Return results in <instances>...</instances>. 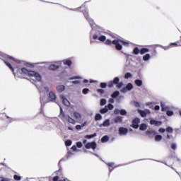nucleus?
<instances>
[{
    "label": "nucleus",
    "mask_w": 181,
    "mask_h": 181,
    "mask_svg": "<svg viewBox=\"0 0 181 181\" xmlns=\"http://www.w3.org/2000/svg\"><path fill=\"white\" fill-rule=\"evenodd\" d=\"M126 47H129V42H126V41H123L120 39H116L113 41H111L110 40H107L106 42H105V45H109L111 46V45H115V49L117 51H122V45Z\"/></svg>",
    "instance_id": "f257e3e1"
},
{
    "label": "nucleus",
    "mask_w": 181,
    "mask_h": 181,
    "mask_svg": "<svg viewBox=\"0 0 181 181\" xmlns=\"http://www.w3.org/2000/svg\"><path fill=\"white\" fill-rule=\"evenodd\" d=\"M21 74L25 75L28 77H35L37 81H42V76L40 75L39 73H37L35 71H30L25 68H21Z\"/></svg>",
    "instance_id": "f03ea898"
},
{
    "label": "nucleus",
    "mask_w": 181,
    "mask_h": 181,
    "mask_svg": "<svg viewBox=\"0 0 181 181\" xmlns=\"http://www.w3.org/2000/svg\"><path fill=\"white\" fill-rule=\"evenodd\" d=\"M114 85H116V88H121L123 86V83L119 82V78L115 77L113 78V81H110L107 83V87L112 88L114 87Z\"/></svg>",
    "instance_id": "7ed1b4c3"
},
{
    "label": "nucleus",
    "mask_w": 181,
    "mask_h": 181,
    "mask_svg": "<svg viewBox=\"0 0 181 181\" xmlns=\"http://www.w3.org/2000/svg\"><path fill=\"white\" fill-rule=\"evenodd\" d=\"M132 124L130 125L133 129H138L139 128V123L140 119L139 118H134L132 119Z\"/></svg>",
    "instance_id": "20e7f679"
},
{
    "label": "nucleus",
    "mask_w": 181,
    "mask_h": 181,
    "mask_svg": "<svg viewBox=\"0 0 181 181\" xmlns=\"http://www.w3.org/2000/svg\"><path fill=\"white\" fill-rule=\"evenodd\" d=\"M85 147L86 149L92 148L93 150H95L97 148V144L95 141L88 142L86 144Z\"/></svg>",
    "instance_id": "39448f33"
},
{
    "label": "nucleus",
    "mask_w": 181,
    "mask_h": 181,
    "mask_svg": "<svg viewBox=\"0 0 181 181\" xmlns=\"http://www.w3.org/2000/svg\"><path fill=\"white\" fill-rule=\"evenodd\" d=\"M128 129L125 128V127H119L118 129V132H119V135L123 136V135H127V134H128Z\"/></svg>",
    "instance_id": "423d86ee"
},
{
    "label": "nucleus",
    "mask_w": 181,
    "mask_h": 181,
    "mask_svg": "<svg viewBox=\"0 0 181 181\" xmlns=\"http://www.w3.org/2000/svg\"><path fill=\"white\" fill-rule=\"evenodd\" d=\"M56 99H57L56 94H54V93L53 91L49 92V97H48L49 101L54 102V101H56Z\"/></svg>",
    "instance_id": "0eeeda50"
},
{
    "label": "nucleus",
    "mask_w": 181,
    "mask_h": 181,
    "mask_svg": "<svg viewBox=\"0 0 181 181\" xmlns=\"http://www.w3.org/2000/svg\"><path fill=\"white\" fill-rule=\"evenodd\" d=\"M93 39H94V40H96L97 39H98V40H100V42H106V37L104 35H101L100 37H98V35L96 34H95L94 35H93Z\"/></svg>",
    "instance_id": "6e6552de"
},
{
    "label": "nucleus",
    "mask_w": 181,
    "mask_h": 181,
    "mask_svg": "<svg viewBox=\"0 0 181 181\" xmlns=\"http://www.w3.org/2000/svg\"><path fill=\"white\" fill-rule=\"evenodd\" d=\"M150 124L155 125L156 127H160L162 125V122L157 121L155 119L150 120Z\"/></svg>",
    "instance_id": "1a4fd4ad"
},
{
    "label": "nucleus",
    "mask_w": 181,
    "mask_h": 181,
    "mask_svg": "<svg viewBox=\"0 0 181 181\" xmlns=\"http://www.w3.org/2000/svg\"><path fill=\"white\" fill-rule=\"evenodd\" d=\"M134 88V86H132V83H127V86L123 88V89H122V92L125 93L127 90H131L132 88Z\"/></svg>",
    "instance_id": "9d476101"
},
{
    "label": "nucleus",
    "mask_w": 181,
    "mask_h": 181,
    "mask_svg": "<svg viewBox=\"0 0 181 181\" xmlns=\"http://www.w3.org/2000/svg\"><path fill=\"white\" fill-rule=\"evenodd\" d=\"M62 100L63 101V104L64 105L66 106V107H69V105H71V103H69V101L68 100V99H66L65 98V96L62 95L61 96Z\"/></svg>",
    "instance_id": "9b49d317"
},
{
    "label": "nucleus",
    "mask_w": 181,
    "mask_h": 181,
    "mask_svg": "<svg viewBox=\"0 0 181 181\" xmlns=\"http://www.w3.org/2000/svg\"><path fill=\"white\" fill-rule=\"evenodd\" d=\"M123 117L122 116H117L115 119H113V122L115 124H121L122 123Z\"/></svg>",
    "instance_id": "f8f14e48"
},
{
    "label": "nucleus",
    "mask_w": 181,
    "mask_h": 181,
    "mask_svg": "<svg viewBox=\"0 0 181 181\" xmlns=\"http://www.w3.org/2000/svg\"><path fill=\"white\" fill-rule=\"evenodd\" d=\"M48 69L49 71H57L58 69H59V65L50 64Z\"/></svg>",
    "instance_id": "ddd939ff"
},
{
    "label": "nucleus",
    "mask_w": 181,
    "mask_h": 181,
    "mask_svg": "<svg viewBox=\"0 0 181 181\" xmlns=\"http://www.w3.org/2000/svg\"><path fill=\"white\" fill-rule=\"evenodd\" d=\"M107 168H109V172L111 173L114 169L115 168V163H106Z\"/></svg>",
    "instance_id": "4468645a"
},
{
    "label": "nucleus",
    "mask_w": 181,
    "mask_h": 181,
    "mask_svg": "<svg viewBox=\"0 0 181 181\" xmlns=\"http://www.w3.org/2000/svg\"><path fill=\"white\" fill-rule=\"evenodd\" d=\"M139 113L140 114L141 117H145L146 115L149 114L150 112L148 110H146V111L139 110Z\"/></svg>",
    "instance_id": "2eb2a0df"
},
{
    "label": "nucleus",
    "mask_w": 181,
    "mask_h": 181,
    "mask_svg": "<svg viewBox=\"0 0 181 181\" xmlns=\"http://www.w3.org/2000/svg\"><path fill=\"white\" fill-rule=\"evenodd\" d=\"M150 52V50H149L148 48H145V47H144V48H141V49H140V54H141V55H144V54H145L146 53H148V52Z\"/></svg>",
    "instance_id": "dca6fc26"
},
{
    "label": "nucleus",
    "mask_w": 181,
    "mask_h": 181,
    "mask_svg": "<svg viewBox=\"0 0 181 181\" xmlns=\"http://www.w3.org/2000/svg\"><path fill=\"white\" fill-rule=\"evenodd\" d=\"M63 64L64 65L71 66L72 64V62L71 60H69V59H64L63 60Z\"/></svg>",
    "instance_id": "f3484780"
},
{
    "label": "nucleus",
    "mask_w": 181,
    "mask_h": 181,
    "mask_svg": "<svg viewBox=\"0 0 181 181\" xmlns=\"http://www.w3.org/2000/svg\"><path fill=\"white\" fill-rule=\"evenodd\" d=\"M66 118H67V122H69L71 124H75L76 121L71 118L70 116L66 115Z\"/></svg>",
    "instance_id": "a211bd4d"
},
{
    "label": "nucleus",
    "mask_w": 181,
    "mask_h": 181,
    "mask_svg": "<svg viewBox=\"0 0 181 181\" xmlns=\"http://www.w3.org/2000/svg\"><path fill=\"white\" fill-rule=\"evenodd\" d=\"M119 95V92L117 90H115V92L112 93V95H110V97H112V98H117V96Z\"/></svg>",
    "instance_id": "6ab92c4d"
},
{
    "label": "nucleus",
    "mask_w": 181,
    "mask_h": 181,
    "mask_svg": "<svg viewBox=\"0 0 181 181\" xmlns=\"http://www.w3.org/2000/svg\"><path fill=\"white\" fill-rule=\"evenodd\" d=\"M4 64H6V65L10 69V70L12 71V72H14V69H13V66H12V65L11 64V63L6 62V61H4Z\"/></svg>",
    "instance_id": "aec40b11"
},
{
    "label": "nucleus",
    "mask_w": 181,
    "mask_h": 181,
    "mask_svg": "<svg viewBox=\"0 0 181 181\" xmlns=\"http://www.w3.org/2000/svg\"><path fill=\"white\" fill-rule=\"evenodd\" d=\"M57 90L58 92H63L65 90V86L63 85H60L57 87Z\"/></svg>",
    "instance_id": "412c9836"
},
{
    "label": "nucleus",
    "mask_w": 181,
    "mask_h": 181,
    "mask_svg": "<svg viewBox=\"0 0 181 181\" xmlns=\"http://www.w3.org/2000/svg\"><path fill=\"white\" fill-rule=\"evenodd\" d=\"M135 84L136 86H137L138 87H141L143 84V82L140 79H136L135 80Z\"/></svg>",
    "instance_id": "4be33fe9"
},
{
    "label": "nucleus",
    "mask_w": 181,
    "mask_h": 181,
    "mask_svg": "<svg viewBox=\"0 0 181 181\" xmlns=\"http://www.w3.org/2000/svg\"><path fill=\"white\" fill-rule=\"evenodd\" d=\"M139 53L141 54V49H139V48L134 47V49H133V54L138 55Z\"/></svg>",
    "instance_id": "5701e85b"
},
{
    "label": "nucleus",
    "mask_w": 181,
    "mask_h": 181,
    "mask_svg": "<svg viewBox=\"0 0 181 181\" xmlns=\"http://www.w3.org/2000/svg\"><path fill=\"white\" fill-rule=\"evenodd\" d=\"M150 59H151V55L149 54H146V55L143 57V60L144 62L148 61Z\"/></svg>",
    "instance_id": "b1692460"
},
{
    "label": "nucleus",
    "mask_w": 181,
    "mask_h": 181,
    "mask_svg": "<svg viewBox=\"0 0 181 181\" xmlns=\"http://www.w3.org/2000/svg\"><path fill=\"white\" fill-rule=\"evenodd\" d=\"M7 59H8L9 60H12L13 62H16L17 64H21L20 60L15 59H14L13 57H11V56H8V57H7Z\"/></svg>",
    "instance_id": "393cba45"
},
{
    "label": "nucleus",
    "mask_w": 181,
    "mask_h": 181,
    "mask_svg": "<svg viewBox=\"0 0 181 181\" xmlns=\"http://www.w3.org/2000/svg\"><path fill=\"white\" fill-rule=\"evenodd\" d=\"M73 115H74V117L76 118V119H80L82 116L81 115V114L79 113V112H74V113H73Z\"/></svg>",
    "instance_id": "a878e982"
},
{
    "label": "nucleus",
    "mask_w": 181,
    "mask_h": 181,
    "mask_svg": "<svg viewBox=\"0 0 181 181\" xmlns=\"http://www.w3.org/2000/svg\"><path fill=\"white\" fill-rule=\"evenodd\" d=\"M97 136V133H94L91 135H86V139H91L92 138L96 137Z\"/></svg>",
    "instance_id": "bb28decb"
},
{
    "label": "nucleus",
    "mask_w": 181,
    "mask_h": 181,
    "mask_svg": "<svg viewBox=\"0 0 181 181\" xmlns=\"http://www.w3.org/2000/svg\"><path fill=\"white\" fill-rule=\"evenodd\" d=\"M108 141H109L108 136H103V137L101 138V142H103V143L107 142Z\"/></svg>",
    "instance_id": "cd10ccee"
},
{
    "label": "nucleus",
    "mask_w": 181,
    "mask_h": 181,
    "mask_svg": "<svg viewBox=\"0 0 181 181\" xmlns=\"http://www.w3.org/2000/svg\"><path fill=\"white\" fill-rule=\"evenodd\" d=\"M59 176H55L52 179L51 178L52 181H66V178H64L63 180H59Z\"/></svg>",
    "instance_id": "c85d7f7f"
},
{
    "label": "nucleus",
    "mask_w": 181,
    "mask_h": 181,
    "mask_svg": "<svg viewBox=\"0 0 181 181\" xmlns=\"http://www.w3.org/2000/svg\"><path fill=\"white\" fill-rule=\"evenodd\" d=\"M146 129H147V126L146 124H140V130L141 131H145Z\"/></svg>",
    "instance_id": "c756f323"
},
{
    "label": "nucleus",
    "mask_w": 181,
    "mask_h": 181,
    "mask_svg": "<svg viewBox=\"0 0 181 181\" xmlns=\"http://www.w3.org/2000/svg\"><path fill=\"white\" fill-rule=\"evenodd\" d=\"M83 16H84V18H86V19L87 21L90 20V18L89 17V14H88V11H84V12H83Z\"/></svg>",
    "instance_id": "7c9ffc66"
},
{
    "label": "nucleus",
    "mask_w": 181,
    "mask_h": 181,
    "mask_svg": "<svg viewBox=\"0 0 181 181\" xmlns=\"http://www.w3.org/2000/svg\"><path fill=\"white\" fill-rule=\"evenodd\" d=\"M103 127H109L110 126V120L109 119L105 120L103 123Z\"/></svg>",
    "instance_id": "2f4dec72"
},
{
    "label": "nucleus",
    "mask_w": 181,
    "mask_h": 181,
    "mask_svg": "<svg viewBox=\"0 0 181 181\" xmlns=\"http://www.w3.org/2000/svg\"><path fill=\"white\" fill-rule=\"evenodd\" d=\"M102 119V115L100 114H96L95 116V120L98 121Z\"/></svg>",
    "instance_id": "473e14b6"
},
{
    "label": "nucleus",
    "mask_w": 181,
    "mask_h": 181,
    "mask_svg": "<svg viewBox=\"0 0 181 181\" xmlns=\"http://www.w3.org/2000/svg\"><path fill=\"white\" fill-rule=\"evenodd\" d=\"M107 112H108V109H107L106 106L100 110V114H105Z\"/></svg>",
    "instance_id": "72a5a7b5"
},
{
    "label": "nucleus",
    "mask_w": 181,
    "mask_h": 181,
    "mask_svg": "<svg viewBox=\"0 0 181 181\" xmlns=\"http://www.w3.org/2000/svg\"><path fill=\"white\" fill-rule=\"evenodd\" d=\"M132 77V75L131 73H126V74H124L125 79H129V78H131Z\"/></svg>",
    "instance_id": "f704fd0d"
},
{
    "label": "nucleus",
    "mask_w": 181,
    "mask_h": 181,
    "mask_svg": "<svg viewBox=\"0 0 181 181\" xmlns=\"http://www.w3.org/2000/svg\"><path fill=\"white\" fill-rule=\"evenodd\" d=\"M13 177L14 178L15 180H17V181H20L21 180H22V177L18 175H14Z\"/></svg>",
    "instance_id": "c9c22d12"
},
{
    "label": "nucleus",
    "mask_w": 181,
    "mask_h": 181,
    "mask_svg": "<svg viewBox=\"0 0 181 181\" xmlns=\"http://www.w3.org/2000/svg\"><path fill=\"white\" fill-rule=\"evenodd\" d=\"M105 107L106 108L107 107V110H112L114 109V105H112L111 103L107 104V106H105Z\"/></svg>",
    "instance_id": "e433bc0d"
},
{
    "label": "nucleus",
    "mask_w": 181,
    "mask_h": 181,
    "mask_svg": "<svg viewBox=\"0 0 181 181\" xmlns=\"http://www.w3.org/2000/svg\"><path fill=\"white\" fill-rule=\"evenodd\" d=\"M162 136L160 135H157L155 136V141H160V140H162Z\"/></svg>",
    "instance_id": "4c0bfd02"
},
{
    "label": "nucleus",
    "mask_w": 181,
    "mask_h": 181,
    "mask_svg": "<svg viewBox=\"0 0 181 181\" xmlns=\"http://www.w3.org/2000/svg\"><path fill=\"white\" fill-rule=\"evenodd\" d=\"M71 144H72L71 140H66V142H64V144H65L66 146H71Z\"/></svg>",
    "instance_id": "58836bf2"
},
{
    "label": "nucleus",
    "mask_w": 181,
    "mask_h": 181,
    "mask_svg": "<svg viewBox=\"0 0 181 181\" xmlns=\"http://www.w3.org/2000/svg\"><path fill=\"white\" fill-rule=\"evenodd\" d=\"M166 132L168 133H173V129L170 127H168L166 128Z\"/></svg>",
    "instance_id": "ea45409f"
},
{
    "label": "nucleus",
    "mask_w": 181,
    "mask_h": 181,
    "mask_svg": "<svg viewBox=\"0 0 181 181\" xmlns=\"http://www.w3.org/2000/svg\"><path fill=\"white\" fill-rule=\"evenodd\" d=\"M106 104V100L105 99H101L100 100V106H104Z\"/></svg>",
    "instance_id": "a19ab883"
},
{
    "label": "nucleus",
    "mask_w": 181,
    "mask_h": 181,
    "mask_svg": "<svg viewBox=\"0 0 181 181\" xmlns=\"http://www.w3.org/2000/svg\"><path fill=\"white\" fill-rule=\"evenodd\" d=\"M166 115L168 116H172L174 115V112H173V111H171V110H167Z\"/></svg>",
    "instance_id": "79ce46f5"
},
{
    "label": "nucleus",
    "mask_w": 181,
    "mask_h": 181,
    "mask_svg": "<svg viewBox=\"0 0 181 181\" xmlns=\"http://www.w3.org/2000/svg\"><path fill=\"white\" fill-rule=\"evenodd\" d=\"M171 148H172V149H173V151H176V149H177V145H176V144L173 143V144H171Z\"/></svg>",
    "instance_id": "37998d69"
},
{
    "label": "nucleus",
    "mask_w": 181,
    "mask_h": 181,
    "mask_svg": "<svg viewBox=\"0 0 181 181\" xmlns=\"http://www.w3.org/2000/svg\"><path fill=\"white\" fill-rule=\"evenodd\" d=\"M1 181H11V178H6L4 177H0Z\"/></svg>",
    "instance_id": "c03bdc74"
},
{
    "label": "nucleus",
    "mask_w": 181,
    "mask_h": 181,
    "mask_svg": "<svg viewBox=\"0 0 181 181\" xmlns=\"http://www.w3.org/2000/svg\"><path fill=\"white\" fill-rule=\"evenodd\" d=\"M88 92H89V89H88V88H83V93L84 95L88 94Z\"/></svg>",
    "instance_id": "a18cd8bd"
},
{
    "label": "nucleus",
    "mask_w": 181,
    "mask_h": 181,
    "mask_svg": "<svg viewBox=\"0 0 181 181\" xmlns=\"http://www.w3.org/2000/svg\"><path fill=\"white\" fill-rule=\"evenodd\" d=\"M119 114L121 115H127V112L125 110H120Z\"/></svg>",
    "instance_id": "49530a36"
},
{
    "label": "nucleus",
    "mask_w": 181,
    "mask_h": 181,
    "mask_svg": "<svg viewBox=\"0 0 181 181\" xmlns=\"http://www.w3.org/2000/svg\"><path fill=\"white\" fill-rule=\"evenodd\" d=\"M41 181H52V180L50 177H44L43 180Z\"/></svg>",
    "instance_id": "de8ad7c7"
},
{
    "label": "nucleus",
    "mask_w": 181,
    "mask_h": 181,
    "mask_svg": "<svg viewBox=\"0 0 181 181\" xmlns=\"http://www.w3.org/2000/svg\"><path fill=\"white\" fill-rule=\"evenodd\" d=\"M97 92L99 93H100V94L105 93V90H103V89H100V88H98V89H97Z\"/></svg>",
    "instance_id": "09e8293b"
},
{
    "label": "nucleus",
    "mask_w": 181,
    "mask_h": 181,
    "mask_svg": "<svg viewBox=\"0 0 181 181\" xmlns=\"http://www.w3.org/2000/svg\"><path fill=\"white\" fill-rule=\"evenodd\" d=\"M119 112H120V110L115 109V110H113V114L115 115H119Z\"/></svg>",
    "instance_id": "8fccbe9b"
},
{
    "label": "nucleus",
    "mask_w": 181,
    "mask_h": 181,
    "mask_svg": "<svg viewBox=\"0 0 181 181\" xmlns=\"http://www.w3.org/2000/svg\"><path fill=\"white\" fill-rule=\"evenodd\" d=\"M160 107H161V111H166L167 108L165 107V105L161 103Z\"/></svg>",
    "instance_id": "3c124183"
},
{
    "label": "nucleus",
    "mask_w": 181,
    "mask_h": 181,
    "mask_svg": "<svg viewBox=\"0 0 181 181\" xmlns=\"http://www.w3.org/2000/svg\"><path fill=\"white\" fill-rule=\"evenodd\" d=\"M60 115L63 117V118H65V114L63 112V110L62 107H60Z\"/></svg>",
    "instance_id": "603ef678"
},
{
    "label": "nucleus",
    "mask_w": 181,
    "mask_h": 181,
    "mask_svg": "<svg viewBox=\"0 0 181 181\" xmlns=\"http://www.w3.org/2000/svg\"><path fill=\"white\" fill-rule=\"evenodd\" d=\"M106 86H107L106 83H100V88H105Z\"/></svg>",
    "instance_id": "864d4df0"
},
{
    "label": "nucleus",
    "mask_w": 181,
    "mask_h": 181,
    "mask_svg": "<svg viewBox=\"0 0 181 181\" xmlns=\"http://www.w3.org/2000/svg\"><path fill=\"white\" fill-rule=\"evenodd\" d=\"M82 126H81L80 124H77V125H76V129H77V130H81V129H82Z\"/></svg>",
    "instance_id": "5fc2aeb1"
},
{
    "label": "nucleus",
    "mask_w": 181,
    "mask_h": 181,
    "mask_svg": "<svg viewBox=\"0 0 181 181\" xmlns=\"http://www.w3.org/2000/svg\"><path fill=\"white\" fill-rule=\"evenodd\" d=\"M76 146L78 148H82V142H77Z\"/></svg>",
    "instance_id": "6e6d98bb"
},
{
    "label": "nucleus",
    "mask_w": 181,
    "mask_h": 181,
    "mask_svg": "<svg viewBox=\"0 0 181 181\" xmlns=\"http://www.w3.org/2000/svg\"><path fill=\"white\" fill-rule=\"evenodd\" d=\"M158 132H160V133H165V129L160 128V129H158Z\"/></svg>",
    "instance_id": "4d7b16f0"
},
{
    "label": "nucleus",
    "mask_w": 181,
    "mask_h": 181,
    "mask_svg": "<svg viewBox=\"0 0 181 181\" xmlns=\"http://www.w3.org/2000/svg\"><path fill=\"white\" fill-rule=\"evenodd\" d=\"M170 46L178 47L179 45H177V42H172L171 44H170Z\"/></svg>",
    "instance_id": "13d9d810"
},
{
    "label": "nucleus",
    "mask_w": 181,
    "mask_h": 181,
    "mask_svg": "<svg viewBox=\"0 0 181 181\" xmlns=\"http://www.w3.org/2000/svg\"><path fill=\"white\" fill-rule=\"evenodd\" d=\"M5 58V54H3L2 52H0V59H3Z\"/></svg>",
    "instance_id": "bf43d9fd"
},
{
    "label": "nucleus",
    "mask_w": 181,
    "mask_h": 181,
    "mask_svg": "<svg viewBox=\"0 0 181 181\" xmlns=\"http://www.w3.org/2000/svg\"><path fill=\"white\" fill-rule=\"evenodd\" d=\"M71 150H72L73 151H77V147H76V146H73L71 147Z\"/></svg>",
    "instance_id": "052dcab7"
},
{
    "label": "nucleus",
    "mask_w": 181,
    "mask_h": 181,
    "mask_svg": "<svg viewBox=\"0 0 181 181\" xmlns=\"http://www.w3.org/2000/svg\"><path fill=\"white\" fill-rule=\"evenodd\" d=\"M154 110L156 111L160 110V106L159 105H156L155 107H154Z\"/></svg>",
    "instance_id": "680f3d73"
},
{
    "label": "nucleus",
    "mask_w": 181,
    "mask_h": 181,
    "mask_svg": "<svg viewBox=\"0 0 181 181\" xmlns=\"http://www.w3.org/2000/svg\"><path fill=\"white\" fill-rule=\"evenodd\" d=\"M109 103H114V99L110 98V99H109Z\"/></svg>",
    "instance_id": "e2e57ef3"
},
{
    "label": "nucleus",
    "mask_w": 181,
    "mask_h": 181,
    "mask_svg": "<svg viewBox=\"0 0 181 181\" xmlns=\"http://www.w3.org/2000/svg\"><path fill=\"white\" fill-rule=\"evenodd\" d=\"M72 83H73V84H78V83H79V81H73Z\"/></svg>",
    "instance_id": "0e129e2a"
},
{
    "label": "nucleus",
    "mask_w": 181,
    "mask_h": 181,
    "mask_svg": "<svg viewBox=\"0 0 181 181\" xmlns=\"http://www.w3.org/2000/svg\"><path fill=\"white\" fill-rule=\"evenodd\" d=\"M78 76H74L73 78H70L69 79L70 80H74V79H78Z\"/></svg>",
    "instance_id": "69168bd1"
},
{
    "label": "nucleus",
    "mask_w": 181,
    "mask_h": 181,
    "mask_svg": "<svg viewBox=\"0 0 181 181\" xmlns=\"http://www.w3.org/2000/svg\"><path fill=\"white\" fill-rule=\"evenodd\" d=\"M88 83V79H84V80H83V83Z\"/></svg>",
    "instance_id": "338daca9"
},
{
    "label": "nucleus",
    "mask_w": 181,
    "mask_h": 181,
    "mask_svg": "<svg viewBox=\"0 0 181 181\" xmlns=\"http://www.w3.org/2000/svg\"><path fill=\"white\" fill-rule=\"evenodd\" d=\"M86 122H84L83 124L81 125V127H83L86 126Z\"/></svg>",
    "instance_id": "774afa93"
}]
</instances>
